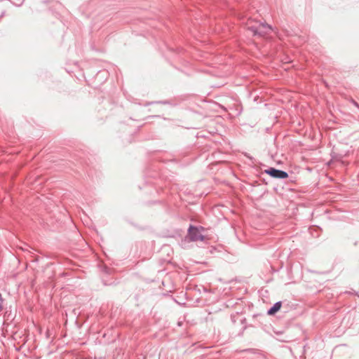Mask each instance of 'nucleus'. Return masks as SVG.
Returning a JSON list of instances; mask_svg holds the SVG:
<instances>
[{
  "mask_svg": "<svg viewBox=\"0 0 359 359\" xmlns=\"http://www.w3.org/2000/svg\"><path fill=\"white\" fill-rule=\"evenodd\" d=\"M246 25L248 29L251 30L254 35L264 36L271 30V27L269 25L252 20H248Z\"/></svg>",
  "mask_w": 359,
  "mask_h": 359,
  "instance_id": "nucleus-1",
  "label": "nucleus"
},
{
  "mask_svg": "<svg viewBox=\"0 0 359 359\" xmlns=\"http://www.w3.org/2000/svg\"><path fill=\"white\" fill-rule=\"evenodd\" d=\"M204 231L202 227L197 228L191 226L189 229L187 238L189 241H203L205 238V235L203 233Z\"/></svg>",
  "mask_w": 359,
  "mask_h": 359,
  "instance_id": "nucleus-2",
  "label": "nucleus"
},
{
  "mask_svg": "<svg viewBox=\"0 0 359 359\" xmlns=\"http://www.w3.org/2000/svg\"><path fill=\"white\" fill-rule=\"evenodd\" d=\"M266 172L275 178L285 179L288 177V175L286 172L276 170L275 168H270L269 170H266Z\"/></svg>",
  "mask_w": 359,
  "mask_h": 359,
  "instance_id": "nucleus-3",
  "label": "nucleus"
},
{
  "mask_svg": "<svg viewBox=\"0 0 359 359\" xmlns=\"http://www.w3.org/2000/svg\"><path fill=\"white\" fill-rule=\"evenodd\" d=\"M281 308V302H277L273 306L272 308H271L269 311H268V314L269 315H273L275 314L277 311H278Z\"/></svg>",
  "mask_w": 359,
  "mask_h": 359,
  "instance_id": "nucleus-4",
  "label": "nucleus"
}]
</instances>
